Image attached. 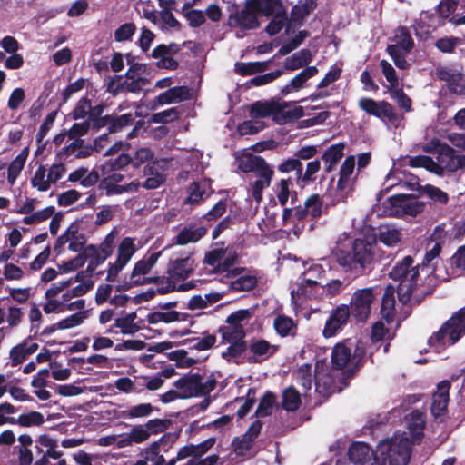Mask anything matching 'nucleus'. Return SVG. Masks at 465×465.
Masks as SVG:
<instances>
[{
	"label": "nucleus",
	"instance_id": "1",
	"mask_svg": "<svg viewBox=\"0 0 465 465\" xmlns=\"http://www.w3.org/2000/svg\"><path fill=\"white\" fill-rule=\"evenodd\" d=\"M332 255L344 272L359 277L373 267L379 258V248L375 241L358 238L348 251L337 245Z\"/></svg>",
	"mask_w": 465,
	"mask_h": 465
},
{
	"label": "nucleus",
	"instance_id": "2",
	"mask_svg": "<svg viewBox=\"0 0 465 465\" xmlns=\"http://www.w3.org/2000/svg\"><path fill=\"white\" fill-rule=\"evenodd\" d=\"M432 144L434 145V150L440 153L438 162H435L429 156L419 155L410 158V165L412 167H423L438 174L445 170L454 172L465 166V155H455L450 146L442 145L439 142L432 141Z\"/></svg>",
	"mask_w": 465,
	"mask_h": 465
},
{
	"label": "nucleus",
	"instance_id": "3",
	"mask_svg": "<svg viewBox=\"0 0 465 465\" xmlns=\"http://www.w3.org/2000/svg\"><path fill=\"white\" fill-rule=\"evenodd\" d=\"M419 276V268L413 265V259L411 256H406L403 260L398 262L391 271L390 277L399 282L397 287L398 299L403 304L415 300L420 301V296L417 293V278Z\"/></svg>",
	"mask_w": 465,
	"mask_h": 465
},
{
	"label": "nucleus",
	"instance_id": "4",
	"mask_svg": "<svg viewBox=\"0 0 465 465\" xmlns=\"http://www.w3.org/2000/svg\"><path fill=\"white\" fill-rule=\"evenodd\" d=\"M304 271L298 281L291 287V296L295 304L302 303L303 300L316 297L320 289H324L321 280L325 275L322 265L315 262H305Z\"/></svg>",
	"mask_w": 465,
	"mask_h": 465
},
{
	"label": "nucleus",
	"instance_id": "5",
	"mask_svg": "<svg viewBox=\"0 0 465 465\" xmlns=\"http://www.w3.org/2000/svg\"><path fill=\"white\" fill-rule=\"evenodd\" d=\"M412 445L406 433L395 434L378 444L377 453L388 465H408Z\"/></svg>",
	"mask_w": 465,
	"mask_h": 465
},
{
	"label": "nucleus",
	"instance_id": "6",
	"mask_svg": "<svg viewBox=\"0 0 465 465\" xmlns=\"http://www.w3.org/2000/svg\"><path fill=\"white\" fill-rule=\"evenodd\" d=\"M465 334V306L455 312L429 340V345L440 352L453 345Z\"/></svg>",
	"mask_w": 465,
	"mask_h": 465
},
{
	"label": "nucleus",
	"instance_id": "7",
	"mask_svg": "<svg viewBox=\"0 0 465 465\" xmlns=\"http://www.w3.org/2000/svg\"><path fill=\"white\" fill-rule=\"evenodd\" d=\"M150 73L144 64L134 63L130 65L124 74L116 75L108 85V91L114 94L127 91L139 93L150 82Z\"/></svg>",
	"mask_w": 465,
	"mask_h": 465
},
{
	"label": "nucleus",
	"instance_id": "8",
	"mask_svg": "<svg viewBox=\"0 0 465 465\" xmlns=\"http://www.w3.org/2000/svg\"><path fill=\"white\" fill-rule=\"evenodd\" d=\"M174 388L178 389L182 399L209 394L214 390L216 381L214 378H204L198 373L187 374L175 381Z\"/></svg>",
	"mask_w": 465,
	"mask_h": 465
},
{
	"label": "nucleus",
	"instance_id": "9",
	"mask_svg": "<svg viewBox=\"0 0 465 465\" xmlns=\"http://www.w3.org/2000/svg\"><path fill=\"white\" fill-rule=\"evenodd\" d=\"M384 213L388 216H416L423 212L425 204L411 194L399 193L384 202Z\"/></svg>",
	"mask_w": 465,
	"mask_h": 465
},
{
	"label": "nucleus",
	"instance_id": "10",
	"mask_svg": "<svg viewBox=\"0 0 465 465\" xmlns=\"http://www.w3.org/2000/svg\"><path fill=\"white\" fill-rule=\"evenodd\" d=\"M227 25L235 33L238 38L245 36L247 31L259 27L258 17L249 0L246 1L242 9L230 14L227 19Z\"/></svg>",
	"mask_w": 465,
	"mask_h": 465
},
{
	"label": "nucleus",
	"instance_id": "11",
	"mask_svg": "<svg viewBox=\"0 0 465 465\" xmlns=\"http://www.w3.org/2000/svg\"><path fill=\"white\" fill-rule=\"evenodd\" d=\"M376 296L377 293H375V289L372 287L356 290L351 298L350 313L357 321H366L371 314Z\"/></svg>",
	"mask_w": 465,
	"mask_h": 465
},
{
	"label": "nucleus",
	"instance_id": "12",
	"mask_svg": "<svg viewBox=\"0 0 465 465\" xmlns=\"http://www.w3.org/2000/svg\"><path fill=\"white\" fill-rule=\"evenodd\" d=\"M135 240L131 237H125L120 242L117 249V257L114 263L108 269L106 280L109 282L115 281L118 273L127 265L130 262L137 247L135 246Z\"/></svg>",
	"mask_w": 465,
	"mask_h": 465
},
{
	"label": "nucleus",
	"instance_id": "13",
	"mask_svg": "<svg viewBox=\"0 0 465 465\" xmlns=\"http://www.w3.org/2000/svg\"><path fill=\"white\" fill-rule=\"evenodd\" d=\"M358 105L366 114L383 122L394 123L398 119L392 105L386 101H375L372 98L362 97L359 100Z\"/></svg>",
	"mask_w": 465,
	"mask_h": 465
},
{
	"label": "nucleus",
	"instance_id": "14",
	"mask_svg": "<svg viewBox=\"0 0 465 465\" xmlns=\"http://www.w3.org/2000/svg\"><path fill=\"white\" fill-rule=\"evenodd\" d=\"M160 255V252L151 253L136 262L130 275L131 284L143 285L153 283L154 277H147V275L157 263Z\"/></svg>",
	"mask_w": 465,
	"mask_h": 465
},
{
	"label": "nucleus",
	"instance_id": "15",
	"mask_svg": "<svg viewBox=\"0 0 465 465\" xmlns=\"http://www.w3.org/2000/svg\"><path fill=\"white\" fill-rule=\"evenodd\" d=\"M355 163V157L353 155H350L346 157L341 165L339 179L337 182V190L341 193V195L337 200L333 201V204L340 201H343L346 198L347 193L351 191L356 179Z\"/></svg>",
	"mask_w": 465,
	"mask_h": 465
},
{
	"label": "nucleus",
	"instance_id": "16",
	"mask_svg": "<svg viewBox=\"0 0 465 465\" xmlns=\"http://www.w3.org/2000/svg\"><path fill=\"white\" fill-rule=\"evenodd\" d=\"M363 350L352 343L341 342L336 344L331 351V363L337 370L345 368L352 360L362 357Z\"/></svg>",
	"mask_w": 465,
	"mask_h": 465
},
{
	"label": "nucleus",
	"instance_id": "17",
	"mask_svg": "<svg viewBox=\"0 0 465 465\" xmlns=\"http://www.w3.org/2000/svg\"><path fill=\"white\" fill-rule=\"evenodd\" d=\"M85 236L79 232V225L72 223L68 228L61 234L54 246L56 252H60L61 249L68 243V249L74 252H80L85 244Z\"/></svg>",
	"mask_w": 465,
	"mask_h": 465
},
{
	"label": "nucleus",
	"instance_id": "18",
	"mask_svg": "<svg viewBox=\"0 0 465 465\" xmlns=\"http://www.w3.org/2000/svg\"><path fill=\"white\" fill-rule=\"evenodd\" d=\"M315 391L323 396L332 394L335 389V378L325 361H317L314 375Z\"/></svg>",
	"mask_w": 465,
	"mask_h": 465
},
{
	"label": "nucleus",
	"instance_id": "19",
	"mask_svg": "<svg viewBox=\"0 0 465 465\" xmlns=\"http://www.w3.org/2000/svg\"><path fill=\"white\" fill-rule=\"evenodd\" d=\"M257 179L250 184L252 198L260 203L262 201V192L272 183L274 171L263 159L253 172Z\"/></svg>",
	"mask_w": 465,
	"mask_h": 465
},
{
	"label": "nucleus",
	"instance_id": "20",
	"mask_svg": "<svg viewBox=\"0 0 465 465\" xmlns=\"http://www.w3.org/2000/svg\"><path fill=\"white\" fill-rule=\"evenodd\" d=\"M437 77L447 83L449 90L456 94H465V84L463 74L460 69L454 66H440L436 69Z\"/></svg>",
	"mask_w": 465,
	"mask_h": 465
},
{
	"label": "nucleus",
	"instance_id": "21",
	"mask_svg": "<svg viewBox=\"0 0 465 465\" xmlns=\"http://www.w3.org/2000/svg\"><path fill=\"white\" fill-rule=\"evenodd\" d=\"M303 116V108L295 103L274 101L273 121L279 124L293 122Z\"/></svg>",
	"mask_w": 465,
	"mask_h": 465
},
{
	"label": "nucleus",
	"instance_id": "22",
	"mask_svg": "<svg viewBox=\"0 0 465 465\" xmlns=\"http://www.w3.org/2000/svg\"><path fill=\"white\" fill-rule=\"evenodd\" d=\"M348 305L342 304L333 310L326 321L322 334L325 338L335 336L342 330L350 316Z\"/></svg>",
	"mask_w": 465,
	"mask_h": 465
},
{
	"label": "nucleus",
	"instance_id": "23",
	"mask_svg": "<svg viewBox=\"0 0 465 465\" xmlns=\"http://www.w3.org/2000/svg\"><path fill=\"white\" fill-rule=\"evenodd\" d=\"M195 269V262L190 256L171 260L167 266V274L176 282L186 280Z\"/></svg>",
	"mask_w": 465,
	"mask_h": 465
},
{
	"label": "nucleus",
	"instance_id": "24",
	"mask_svg": "<svg viewBox=\"0 0 465 465\" xmlns=\"http://www.w3.org/2000/svg\"><path fill=\"white\" fill-rule=\"evenodd\" d=\"M349 457L355 465H381L373 450L363 442H355L349 449Z\"/></svg>",
	"mask_w": 465,
	"mask_h": 465
},
{
	"label": "nucleus",
	"instance_id": "25",
	"mask_svg": "<svg viewBox=\"0 0 465 465\" xmlns=\"http://www.w3.org/2000/svg\"><path fill=\"white\" fill-rule=\"evenodd\" d=\"M408 431H404L412 444L419 443L423 436L425 418L423 413L413 411L405 417Z\"/></svg>",
	"mask_w": 465,
	"mask_h": 465
},
{
	"label": "nucleus",
	"instance_id": "26",
	"mask_svg": "<svg viewBox=\"0 0 465 465\" xmlns=\"http://www.w3.org/2000/svg\"><path fill=\"white\" fill-rule=\"evenodd\" d=\"M450 389V382L449 381H442L438 384L431 404V412L435 417H440L445 412L449 402Z\"/></svg>",
	"mask_w": 465,
	"mask_h": 465
},
{
	"label": "nucleus",
	"instance_id": "27",
	"mask_svg": "<svg viewBox=\"0 0 465 465\" xmlns=\"http://www.w3.org/2000/svg\"><path fill=\"white\" fill-rule=\"evenodd\" d=\"M255 14H262L265 16H275L286 15L281 0H249Z\"/></svg>",
	"mask_w": 465,
	"mask_h": 465
},
{
	"label": "nucleus",
	"instance_id": "28",
	"mask_svg": "<svg viewBox=\"0 0 465 465\" xmlns=\"http://www.w3.org/2000/svg\"><path fill=\"white\" fill-rule=\"evenodd\" d=\"M133 382L134 394H141L144 392L145 390L148 391H157L164 383V380L159 376H145V375H137L131 377Z\"/></svg>",
	"mask_w": 465,
	"mask_h": 465
},
{
	"label": "nucleus",
	"instance_id": "29",
	"mask_svg": "<svg viewBox=\"0 0 465 465\" xmlns=\"http://www.w3.org/2000/svg\"><path fill=\"white\" fill-rule=\"evenodd\" d=\"M187 193L188 196L184 203L192 205L198 204L211 194V183L207 180L193 183L189 185Z\"/></svg>",
	"mask_w": 465,
	"mask_h": 465
},
{
	"label": "nucleus",
	"instance_id": "30",
	"mask_svg": "<svg viewBox=\"0 0 465 465\" xmlns=\"http://www.w3.org/2000/svg\"><path fill=\"white\" fill-rule=\"evenodd\" d=\"M167 163L166 159H161V161H154L152 163V165L147 166L145 173L150 176L143 182V187L146 189H156L160 187L165 181L164 175L158 171L153 172V170H157L158 168L163 170Z\"/></svg>",
	"mask_w": 465,
	"mask_h": 465
},
{
	"label": "nucleus",
	"instance_id": "31",
	"mask_svg": "<svg viewBox=\"0 0 465 465\" xmlns=\"http://www.w3.org/2000/svg\"><path fill=\"white\" fill-rule=\"evenodd\" d=\"M38 349V344L35 342H22L13 347L9 353L10 365L18 366L25 361L30 355L34 354Z\"/></svg>",
	"mask_w": 465,
	"mask_h": 465
},
{
	"label": "nucleus",
	"instance_id": "32",
	"mask_svg": "<svg viewBox=\"0 0 465 465\" xmlns=\"http://www.w3.org/2000/svg\"><path fill=\"white\" fill-rule=\"evenodd\" d=\"M275 349L265 340H257L251 343L250 352L252 356L249 357V362H262L272 356Z\"/></svg>",
	"mask_w": 465,
	"mask_h": 465
},
{
	"label": "nucleus",
	"instance_id": "33",
	"mask_svg": "<svg viewBox=\"0 0 465 465\" xmlns=\"http://www.w3.org/2000/svg\"><path fill=\"white\" fill-rule=\"evenodd\" d=\"M71 183H79L83 187L94 186L99 181V173L95 170L80 167L72 172L68 176Z\"/></svg>",
	"mask_w": 465,
	"mask_h": 465
},
{
	"label": "nucleus",
	"instance_id": "34",
	"mask_svg": "<svg viewBox=\"0 0 465 465\" xmlns=\"http://www.w3.org/2000/svg\"><path fill=\"white\" fill-rule=\"evenodd\" d=\"M344 148L345 144L339 143L331 145L322 153V159L324 163V170L326 173H331L335 169L336 164L344 155Z\"/></svg>",
	"mask_w": 465,
	"mask_h": 465
},
{
	"label": "nucleus",
	"instance_id": "35",
	"mask_svg": "<svg viewBox=\"0 0 465 465\" xmlns=\"http://www.w3.org/2000/svg\"><path fill=\"white\" fill-rule=\"evenodd\" d=\"M141 183L136 181L124 184H114L110 181H101L100 189L104 190L106 196L120 195L123 193H130L138 191Z\"/></svg>",
	"mask_w": 465,
	"mask_h": 465
},
{
	"label": "nucleus",
	"instance_id": "36",
	"mask_svg": "<svg viewBox=\"0 0 465 465\" xmlns=\"http://www.w3.org/2000/svg\"><path fill=\"white\" fill-rule=\"evenodd\" d=\"M318 69L316 66H309L300 72L295 77H293L290 83L285 85L281 93L282 94H288L292 91H298L303 87L304 84L312 77L316 75Z\"/></svg>",
	"mask_w": 465,
	"mask_h": 465
},
{
	"label": "nucleus",
	"instance_id": "37",
	"mask_svg": "<svg viewBox=\"0 0 465 465\" xmlns=\"http://www.w3.org/2000/svg\"><path fill=\"white\" fill-rule=\"evenodd\" d=\"M401 231L392 225L381 226L377 233L378 241L388 247L397 246L401 243Z\"/></svg>",
	"mask_w": 465,
	"mask_h": 465
},
{
	"label": "nucleus",
	"instance_id": "38",
	"mask_svg": "<svg viewBox=\"0 0 465 465\" xmlns=\"http://www.w3.org/2000/svg\"><path fill=\"white\" fill-rule=\"evenodd\" d=\"M206 234V229L203 226L190 225L184 227L175 237L177 244L185 245L196 242Z\"/></svg>",
	"mask_w": 465,
	"mask_h": 465
},
{
	"label": "nucleus",
	"instance_id": "39",
	"mask_svg": "<svg viewBox=\"0 0 465 465\" xmlns=\"http://www.w3.org/2000/svg\"><path fill=\"white\" fill-rule=\"evenodd\" d=\"M385 182L388 183V187H398L401 190L416 191L420 187L416 177L404 175L401 178L391 173L386 176Z\"/></svg>",
	"mask_w": 465,
	"mask_h": 465
},
{
	"label": "nucleus",
	"instance_id": "40",
	"mask_svg": "<svg viewBox=\"0 0 465 465\" xmlns=\"http://www.w3.org/2000/svg\"><path fill=\"white\" fill-rule=\"evenodd\" d=\"M262 160V157L254 155L250 152L244 151L236 154L238 168L243 173H253Z\"/></svg>",
	"mask_w": 465,
	"mask_h": 465
},
{
	"label": "nucleus",
	"instance_id": "41",
	"mask_svg": "<svg viewBox=\"0 0 465 465\" xmlns=\"http://www.w3.org/2000/svg\"><path fill=\"white\" fill-rule=\"evenodd\" d=\"M228 292L251 291L257 285V278L252 274H242L229 282Z\"/></svg>",
	"mask_w": 465,
	"mask_h": 465
},
{
	"label": "nucleus",
	"instance_id": "42",
	"mask_svg": "<svg viewBox=\"0 0 465 465\" xmlns=\"http://www.w3.org/2000/svg\"><path fill=\"white\" fill-rule=\"evenodd\" d=\"M394 311V287L388 286L382 297L381 313L387 322H391L393 320Z\"/></svg>",
	"mask_w": 465,
	"mask_h": 465
},
{
	"label": "nucleus",
	"instance_id": "43",
	"mask_svg": "<svg viewBox=\"0 0 465 465\" xmlns=\"http://www.w3.org/2000/svg\"><path fill=\"white\" fill-rule=\"evenodd\" d=\"M312 60V54L310 50L302 49L291 57L287 58L284 63V66L287 70H296L308 64Z\"/></svg>",
	"mask_w": 465,
	"mask_h": 465
},
{
	"label": "nucleus",
	"instance_id": "44",
	"mask_svg": "<svg viewBox=\"0 0 465 465\" xmlns=\"http://www.w3.org/2000/svg\"><path fill=\"white\" fill-rule=\"evenodd\" d=\"M220 332L223 341L227 343L244 341L245 332L243 325L228 323V325L220 329Z\"/></svg>",
	"mask_w": 465,
	"mask_h": 465
},
{
	"label": "nucleus",
	"instance_id": "45",
	"mask_svg": "<svg viewBox=\"0 0 465 465\" xmlns=\"http://www.w3.org/2000/svg\"><path fill=\"white\" fill-rule=\"evenodd\" d=\"M31 184L39 192H46L50 189L53 182L50 181L47 169L44 165H40L31 179Z\"/></svg>",
	"mask_w": 465,
	"mask_h": 465
},
{
	"label": "nucleus",
	"instance_id": "46",
	"mask_svg": "<svg viewBox=\"0 0 465 465\" xmlns=\"http://www.w3.org/2000/svg\"><path fill=\"white\" fill-rule=\"evenodd\" d=\"M282 405L288 411L297 410L301 405V397L298 391L293 387L285 389L282 392Z\"/></svg>",
	"mask_w": 465,
	"mask_h": 465
},
{
	"label": "nucleus",
	"instance_id": "47",
	"mask_svg": "<svg viewBox=\"0 0 465 465\" xmlns=\"http://www.w3.org/2000/svg\"><path fill=\"white\" fill-rule=\"evenodd\" d=\"M136 314L131 312L124 317L117 318L114 322V326L121 330V333L124 335L134 334L139 331V327L134 323Z\"/></svg>",
	"mask_w": 465,
	"mask_h": 465
},
{
	"label": "nucleus",
	"instance_id": "48",
	"mask_svg": "<svg viewBox=\"0 0 465 465\" xmlns=\"http://www.w3.org/2000/svg\"><path fill=\"white\" fill-rule=\"evenodd\" d=\"M36 442L46 448L45 454L49 456L51 459L58 460L62 457L63 452L58 450L57 440L48 435H41L37 439Z\"/></svg>",
	"mask_w": 465,
	"mask_h": 465
},
{
	"label": "nucleus",
	"instance_id": "49",
	"mask_svg": "<svg viewBox=\"0 0 465 465\" xmlns=\"http://www.w3.org/2000/svg\"><path fill=\"white\" fill-rule=\"evenodd\" d=\"M269 62L236 63L235 71L241 75H251L263 72L268 68Z\"/></svg>",
	"mask_w": 465,
	"mask_h": 465
},
{
	"label": "nucleus",
	"instance_id": "50",
	"mask_svg": "<svg viewBox=\"0 0 465 465\" xmlns=\"http://www.w3.org/2000/svg\"><path fill=\"white\" fill-rule=\"evenodd\" d=\"M274 100L268 102H256L252 104L250 114L252 118L273 117Z\"/></svg>",
	"mask_w": 465,
	"mask_h": 465
},
{
	"label": "nucleus",
	"instance_id": "51",
	"mask_svg": "<svg viewBox=\"0 0 465 465\" xmlns=\"http://www.w3.org/2000/svg\"><path fill=\"white\" fill-rule=\"evenodd\" d=\"M432 15L429 12H421L420 14L419 18L412 25L417 35L422 36L425 34H429L430 29L436 27V25L432 24Z\"/></svg>",
	"mask_w": 465,
	"mask_h": 465
},
{
	"label": "nucleus",
	"instance_id": "52",
	"mask_svg": "<svg viewBox=\"0 0 465 465\" xmlns=\"http://www.w3.org/2000/svg\"><path fill=\"white\" fill-rule=\"evenodd\" d=\"M158 161L155 159V153L150 147L139 148L134 155L132 157V164L134 167H139L140 165L149 163L147 166L152 165V163Z\"/></svg>",
	"mask_w": 465,
	"mask_h": 465
},
{
	"label": "nucleus",
	"instance_id": "53",
	"mask_svg": "<svg viewBox=\"0 0 465 465\" xmlns=\"http://www.w3.org/2000/svg\"><path fill=\"white\" fill-rule=\"evenodd\" d=\"M130 163L132 164V156L122 153L115 159L108 160L101 166L102 175H106V170H120Z\"/></svg>",
	"mask_w": 465,
	"mask_h": 465
},
{
	"label": "nucleus",
	"instance_id": "54",
	"mask_svg": "<svg viewBox=\"0 0 465 465\" xmlns=\"http://www.w3.org/2000/svg\"><path fill=\"white\" fill-rule=\"evenodd\" d=\"M86 315L84 312H79L70 315L69 317L61 320L60 322L54 323L51 328L53 331L54 330H65L73 327H76L84 322Z\"/></svg>",
	"mask_w": 465,
	"mask_h": 465
},
{
	"label": "nucleus",
	"instance_id": "55",
	"mask_svg": "<svg viewBox=\"0 0 465 465\" xmlns=\"http://www.w3.org/2000/svg\"><path fill=\"white\" fill-rule=\"evenodd\" d=\"M316 7V2L314 0H303L300 1L292 9V17L294 21H300L304 16L309 15Z\"/></svg>",
	"mask_w": 465,
	"mask_h": 465
},
{
	"label": "nucleus",
	"instance_id": "56",
	"mask_svg": "<svg viewBox=\"0 0 465 465\" xmlns=\"http://www.w3.org/2000/svg\"><path fill=\"white\" fill-rule=\"evenodd\" d=\"M273 326L281 336L292 334L295 327L292 319L285 315L277 316L274 319Z\"/></svg>",
	"mask_w": 465,
	"mask_h": 465
},
{
	"label": "nucleus",
	"instance_id": "57",
	"mask_svg": "<svg viewBox=\"0 0 465 465\" xmlns=\"http://www.w3.org/2000/svg\"><path fill=\"white\" fill-rule=\"evenodd\" d=\"M296 379L297 382L303 388L304 392L311 390L312 384V365H302L297 371Z\"/></svg>",
	"mask_w": 465,
	"mask_h": 465
},
{
	"label": "nucleus",
	"instance_id": "58",
	"mask_svg": "<svg viewBox=\"0 0 465 465\" xmlns=\"http://www.w3.org/2000/svg\"><path fill=\"white\" fill-rule=\"evenodd\" d=\"M114 242V232L108 233L98 247L100 253H101V257L99 258V261L92 262H91L92 265H94V266L99 265L100 263L104 262L112 254Z\"/></svg>",
	"mask_w": 465,
	"mask_h": 465
},
{
	"label": "nucleus",
	"instance_id": "59",
	"mask_svg": "<svg viewBox=\"0 0 465 465\" xmlns=\"http://www.w3.org/2000/svg\"><path fill=\"white\" fill-rule=\"evenodd\" d=\"M275 401V395L272 392H266L259 403L256 414L260 417H266L272 414Z\"/></svg>",
	"mask_w": 465,
	"mask_h": 465
},
{
	"label": "nucleus",
	"instance_id": "60",
	"mask_svg": "<svg viewBox=\"0 0 465 465\" xmlns=\"http://www.w3.org/2000/svg\"><path fill=\"white\" fill-rule=\"evenodd\" d=\"M119 210V205H103L95 215V225H103L111 221L115 213Z\"/></svg>",
	"mask_w": 465,
	"mask_h": 465
},
{
	"label": "nucleus",
	"instance_id": "61",
	"mask_svg": "<svg viewBox=\"0 0 465 465\" xmlns=\"http://www.w3.org/2000/svg\"><path fill=\"white\" fill-rule=\"evenodd\" d=\"M25 166V156L17 155L9 164L7 169V181L14 184Z\"/></svg>",
	"mask_w": 465,
	"mask_h": 465
},
{
	"label": "nucleus",
	"instance_id": "62",
	"mask_svg": "<svg viewBox=\"0 0 465 465\" xmlns=\"http://www.w3.org/2000/svg\"><path fill=\"white\" fill-rule=\"evenodd\" d=\"M396 45L399 49H402L405 52H409L413 46V40L405 27H400L396 31L395 35Z\"/></svg>",
	"mask_w": 465,
	"mask_h": 465
},
{
	"label": "nucleus",
	"instance_id": "63",
	"mask_svg": "<svg viewBox=\"0 0 465 465\" xmlns=\"http://www.w3.org/2000/svg\"><path fill=\"white\" fill-rule=\"evenodd\" d=\"M153 407L151 403H139L128 407L129 420L146 418L152 414Z\"/></svg>",
	"mask_w": 465,
	"mask_h": 465
},
{
	"label": "nucleus",
	"instance_id": "64",
	"mask_svg": "<svg viewBox=\"0 0 465 465\" xmlns=\"http://www.w3.org/2000/svg\"><path fill=\"white\" fill-rule=\"evenodd\" d=\"M309 215L313 218L319 217L322 213V202L318 194L311 195L304 203Z\"/></svg>",
	"mask_w": 465,
	"mask_h": 465
}]
</instances>
